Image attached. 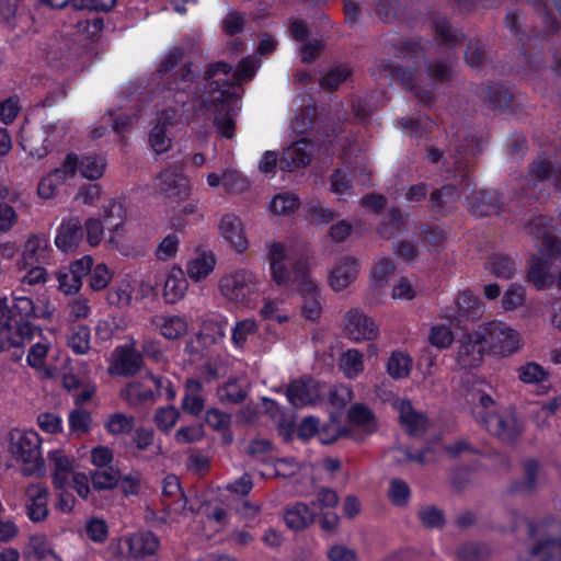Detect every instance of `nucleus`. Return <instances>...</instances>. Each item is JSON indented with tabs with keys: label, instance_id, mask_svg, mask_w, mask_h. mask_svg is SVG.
<instances>
[{
	"label": "nucleus",
	"instance_id": "obj_1",
	"mask_svg": "<svg viewBox=\"0 0 561 561\" xmlns=\"http://www.w3.org/2000/svg\"><path fill=\"white\" fill-rule=\"evenodd\" d=\"M192 66V61L184 62L179 71L167 79V88L174 92L178 104L185 105L188 101L198 102V105L193 107L194 112L211 113L213 124L218 134L227 139L233 138L234 116L244 92L238 84L227 79L233 67L221 60L209 64L204 72L202 85L196 82L197 77Z\"/></svg>",
	"mask_w": 561,
	"mask_h": 561
},
{
	"label": "nucleus",
	"instance_id": "obj_2",
	"mask_svg": "<svg viewBox=\"0 0 561 561\" xmlns=\"http://www.w3.org/2000/svg\"><path fill=\"white\" fill-rule=\"evenodd\" d=\"M9 443L12 456L28 465L22 469L24 477L45 474V462L41 456L42 439L36 432L13 428L9 432Z\"/></svg>",
	"mask_w": 561,
	"mask_h": 561
},
{
	"label": "nucleus",
	"instance_id": "obj_3",
	"mask_svg": "<svg viewBox=\"0 0 561 561\" xmlns=\"http://www.w3.org/2000/svg\"><path fill=\"white\" fill-rule=\"evenodd\" d=\"M485 430L507 446H515L522 437L523 423L515 412L488 414L482 419Z\"/></svg>",
	"mask_w": 561,
	"mask_h": 561
},
{
	"label": "nucleus",
	"instance_id": "obj_4",
	"mask_svg": "<svg viewBox=\"0 0 561 561\" xmlns=\"http://www.w3.org/2000/svg\"><path fill=\"white\" fill-rule=\"evenodd\" d=\"M484 343L489 350L500 356H508L519 348V334L502 322H489L481 325Z\"/></svg>",
	"mask_w": 561,
	"mask_h": 561
},
{
	"label": "nucleus",
	"instance_id": "obj_5",
	"mask_svg": "<svg viewBox=\"0 0 561 561\" xmlns=\"http://www.w3.org/2000/svg\"><path fill=\"white\" fill-rule=\"evenodd\" d=\"M219 288L227 299L236 302H245L259 289L255 275L247 270L224 276Z\"/></svg>",
	"mask_w": 561,
	"mask_h": 561
},
{
	"label": "nucleus",
	"instance_id": "obj_6",
	"mask_svg": "<svg viewBox=\"0 0 561 561\" xmlns=\"http://www.w3.org/2000/svg\"><path fill=\"white\" fill-rule=\"evenodd\" d=\"M325 383L309 376H302L299 379L290 381L286 390V397L289 403L295 408H302L313 404L322 399Z\"/></svg>",
	"mask_w": 561,
	"mask_h": 561
},
{
	"label": "nucleus",
	"instance_id": "obj_7",
	"mask_svg": "<svg viewBox=\"0 0 561 561\" xmlns=\"http://www.w3.org/2000/svg\"><path fill=\"white\" fill-rule=\"evenodd\" d=\"M488 348L481 325L478 331L465 334L459 341L457 363L462 369L479 367Z\"/></svg>",
	"mask_w": 561,
	"mask_h": 561
},
{
	"label": "nucleus",
	"instance_id": "obj_8",
	"mask_svg": "<svg viewBox=\"0 0 561 561\" xmlns=\"http://www.w3.org/2000/svg\"><path fill=\"white\" fill-rule=\"evenodd\" d=\"M550 221L548 217L538 216L526 225L525 230L540 239L539 252L542 256L554 259L561 254V240L548 231Z\"/></svg>",
	"mask_w": 561,
	"mask_h": 561
},
{
	"label": "nucleus",
	"instance_id": "obj_9",
	"mask_svg": "<svg viewBox=\"0 0 561 561\" xmlns=\"http://www.w3.org/2000/svg\"><path fill=\"white\" fill-rule=\"evenodd\" d=\"M344 321L346 335L353 341H371L378 335L374 320L357 309L350 310Z\"/></svg>",
	"mask_w": 561,
	"mask_h": 561
},
{
	"label": "nucleus",
	"instance_id": "obj_10",
	"mask_svg": "<svg viewBox=\"0 0 561 561\" xmlns=\"http://www.w3.org/2000/svg\"><path fill=\"white\" fill-rule=\"evenodd\" d=\"M313 156V145L308 140H299L285 149L279 158L278 167L282 171L293 172L307 167Z\"/></svg>",
	"mask_w": 561,
	"mask_h": 561
},
{
	"label": "nucleus",
	"instance_id": "obj_11",
	"mask_svg": "<svg viewBox=\"0 0 561 561\" xmlns=\"http://www.w3.org/2000/svg\"><path fill=\"white\" fill-rule=\"evenodd\" d=\"M359 261L352 256H342L329 273V285L334 291H342L358 276Z\"/></svg>",
	"mask_w": 561,
	"mask_h": 561
},
{
	"label": "nucleus",
	"instance_id": "obj_12",
	"mask_svg": "<svg viewBox=\"0 0 561 561\" xmlns=\"http://www.w3.org/2000/svg\"><path fill=\"white\" fill-rule=\"evenodd\" d=\"M83 238V226L78 217L65 219L58 228L55 245L64 253L78 249Z\"/></svg>",
	"mask_w": 561,
	"mask_h": 561
},
{
	"label": "nucleus",
	"instance_id": "obj_13",
	"mask_svg": "<svg viewBox=\"0 0 561 561\" xmlns=\"http://www.w3.org/2000/svg\"><path fill=\"white\" fill-rule=\"evenodd\" d=\"M469 211L479 217H490L500 210V197L496 192L473 191L468 197Z\"/></svg>",
	"mask_w": 561,
	"mask_h": 561
},
{
	"label": "nucleus",
	"instance_id": "obj_14",
	"mask_svg": "<svg viewBox=\"0 0 561 561\" xmlns=\"http://www.w3.org/2000/svg\"><path fill=\"white\" fill-rule=\"evenodd\" d=\"M220 234L237 252H243L248 248L242 221L233 214L225 215L219 225Z\"/></svg>",
	"mask_w": 561,
	"mask_h": 561
},
{
	"label": "nucleus",
	"instance_id": "obj_15",
	"mask_svg": "<svg viewBox=\"0 0 561 561\" xmlns=\"http://www.w3.org/2000/svg\"><path fill=\"white\" fill-rule=\"evenodd\" d=\"M27 516L34 523L43 522L48 515V490L42 484H32L27 488Z\"/></svg>",
	"mask_w": 561,
	"mask_h": 561
},
{
	"label": "nucleus",
	"instance_id": "obj_16",
	"mask_svg": "<svg viewBox=\"0 0 561 561\" xmlns=\"http://www.w3.org/2000/svg\"><path fill=\"white\" fill-rule=\"evenodd\" d=\"M129 554L135 559L152 556L159 548V539L152 531H139L126 539Z\"/></svg>",
	"mask_w": 561,
	"mask_h": 561
},
{
	"label": "nucleus",
	"instance_id": "obj_17",
	"mask_svg": "<svg viewBox=\"0 0 561 561\" xmlns=\"http://www.w3.org/2000/svg\"><path fill=\"white\" fill-rule=\"evenodd\" d=\"M267 260L270 262L271 275L273 282L277 286H286L289 283L290 273L284 264L285 250L282 243L274 242L270 245L267 252Z\"/></svg>",
	"mask_w": 561,
	"mask_h": 561
},
{
	"label": "nucleus",
	"instance_id": "obj_18",
	"mask_svg": "<svg viewBox=\"0 0 561 561\" xmlns=\"http://www.w3.org/2000/svg\"><path fill=\"white\" fill-rule=\"evenodd\" d=\"M400 423L410 436H417L426 432L427 417L424 413L413 409L409 400H404L400 405Z\"/></svg>",
	"mask_w": 561,
	"mask_h": 561
},
{
	"label": "nucleus",
	"instance_id": "obj_19",
	"mask_svg": "<svg viewBox=\"0 0 561 561\" xmlns=\"http://www.w3.org/2000/svg\"><path fill=\"white\" fill-rule=\"evenodd\" d=\"M461 197L456 185H444L430 194V204L433 213L445 215Z\"/></svg>",
	"mask_w": 561,
	"mask_h": 561
},
{
	"label": "nucleus",
	"instance_id": "obj_20",
	"mask_svg": "<svg viewBox=\"0 0 561 561\" xmlns=\"http://www.w3.org/2000/svg\"><path fill=\"white\" fill-rule=\"evenodd\" d=\"M316 518V514L309 505L304 502H297L287 507L284 513V520L288 528L299 531L310 526Z\"/></svg>",
	"mask_w": 561,
	"mask_h": 561
},
{
	"label": "nucleus",
	"instance_id": "obj_21",
	"mask_svg": "<svg viewBox=\"0 0 561 561\" xmlns=\"http://www.w3.org/2000/svg\"><path fill=\"white\" fill-rule=\"evenodd\" d=\"M428 77L438 83H447L451 81L457 66L456 56L449 54L425 64Z\"/></svg>",
	"mask_w": 561,
	"mask_h": 561
},
{
	"label": "nucleus",
	"instance_id": "obj_22",
	"mask_svg": "<svg viewBox=\"0 0 561 561\" xmlns=\"http://www.w3.org/2000/svg\"><path fill=\"white\" fill-rule=\"evenodd\" d=\"M348 421L363 428L366 435H371L378 428V421L371 409L364 403H354L347 411Z\"/></svg>",
	"mask_w": 561,
	"mask_h": 561
},
{
	"label": "nucleus",
	"instance_id": "obj_23",
	"mask_svg": "<svg viewBox=\"0 0 561 561\" xmlns=\"http://www.w3.org/2000/svg\"><path fill=\"white\" fill-rule=\"evenodd\" d=\"M118 357L115 367L118 375L124 377H133L139 373L142 365V356L135 348L129 346H121L117 348Z\"/></svg>",
	"mask_w": 561,
	"mask_h": 561
},
{
	"label": "nucleus",
	"instance_id": "obj_24",
	"mask_svg": "<svg viewBox=\"0 0 561 561\" xmlns=\"http://www.w3.org/2000/svg\"><path fill=\"white\" fill-rule=\"evenodd\" d=\"M187 282L181 268H174L164 282L163 297L168 304H175L184 297Z\"/></svg>",
	"mask_w": 561,
	"mask_h": 561
},
{
	"label": "nucleus",
	"instance_id": "obj_25",
	"mask_svg": "<svg viewBox=\"0 0 561 561\" xmlns=\"http://www.w3.org/2000/svg\"><path fill=\"white\" fill-rule=\"evenodd\" d=\"M457 311L461 319L474 321L483 314V304L469 290L462 291L457 298Z\"/></svg>",
	"mask_w": 561,
	"mask_h": 561
},
{
	"label": "nucleus",
	"instance_id": "obj_26",
	"mask_svg": "<svg viewBox=\"0 0 561 561\" xmlns=\"http://www.w3.org/2000/svg\"><path fill=\"white\" fill-rule=\"evenodd\" d=\"M433 24L436 36L449 49H455L461 45L465 35L459 30L455 28L446 18L437 16L435 18Z\"/></svg>",
	"mask_w": 561,
	"mask_h": 561
},
{
	"label": "nucleus",
	"instance_id": "obj_27",
	"mask_svg": "<svg viewBox=\"0 0 561 561\" xmlns=\"http://www.w3.org/2000/svg\"><path fill=\"white\" fill-rule=\"evenodd\" d=\"M507 518L510 522V528H502L503 533H512L518 535L522 530H525L526 537L533 538L538 533L539 524H536L533 519L520 513L515 508L507 510Z\"/></svg>",
	"mask_w": 561,
	"mask_h": 561
},
{
	"label": "nucleus",
	"instance_id": "obj_28",
	"mask_svg": "<svg viewBox=\"0 0 561 561\" xmlns=\"http://www.w3.org/2000/svg\"><path fill=\"white\" fill-rule=\"evenodd\" d=\"M485 267L495 277L511 279L516 273V261L507 254L495 253L488 260Z\"/></svg>",
	"mask_w": 561,
	"mask_h": 561
},
{
	"label": "nucleus",
	"instance_id": "obj_29",
	"mask_svg": "<svg viewBox=\"0 0 561 561\" xmlns=\"http://www.w3.org/2000/svg\"><path fill=\"white\" fill-rule=\"evenodd\" d=\"M527 279L538 290L550 288L556 279L549 272V264L541 259H535L527 272Z\"/></svg>",
	"mask_w": 561,
	"mask_h": 561
},
{
	"label": "nucleus",
	"instance_id": "obj_30",
	"mask_svg": "<svg viewBox=\"0 0 561 561\" xmlns=\"http://www.w3.org/2000/svg\"><path fill=\"white\" fill-rule=\"evenodd\" d=\"M160 179L163 180V191L169 197L184 199L188 196L191 186L185 176L163 171L160 173Z\"/></svg>",
	"mask_w": 561,
	"mask_h": 561
},
{
	"label": "nucleus",
	"instance_id": "obj_31",
	"mask_svg": "<svg viewBox=\"0 0 561 561\" xmlns=\"http://www.w3.org/2000/svg\"><path fill=\"white\" fill-rule=\"evenodd\" d=\"M489 101V106L494 110H505L513 100V93L505 85L497 82H489L483 89Z\"/></svg>",
	"mask_w": 561,
	"mask_h": 561
},
{
	"label": "nucleus",
	"instance_id": "obj_32",
	"mask_svg": "<svg viewBox=\"0 0 561 561\" xmlns=\"http://www.w3.org/2000/svg\"><path fill=\"white\" fill-rule=\"evenodd\" d=\"M119 480L121 472L113 466H107L91 473V483L96 491L113 490L118 485Z\"/></svg>",
	"mask_w": 561,
	"mask_h": 561
},
{
	"label": "nucleus",
	"instance_id": "obj_33",
	"mask_svg": "<svg viewBox=\"0 0 561 561\" xmlns=\"http://www.w3.org/2000/svg\"><path fill=\"white\" fill-rule=\"evenodd\" d=\"M412 369V358L400 352L393 351L387 363V373L393 379L407 378Z\"/></svg>",
	"mask_w": 561,
	"mask_h": 561
},
{
	"label": "nucleus",
	"instance_id": "obj_34",
	"mask_svg": "<svg viewBox=\"0 0 561 561\" xmlns=\"http://www.w3.org/2000/svg\"><path fill=\"white\" fill-rule=\"evenodd\" d=\"M216 259L213 253H203L187 263V274L194 280L205 278L215 267Z\"/></svg>",
	"mask_w": 561,
	"mask_h": 561
},
{
	"label": "nucleus",
	"instance_id": "obj_35",
	"mask_svg": "<svg viewBox=\"0 0 561 561\" xmlns=\"http://www.w3.org/2000/svg\"><path fill=\"white\" fill-rule=\"evenodd\" d=\"M540 469V463L536 459H527L523 463V482H514L511 485L512 492H517L525 489L527 492H533L537 486V477Z\"/></svg>",
	"mask_w": 561,
	"mask_h": 561
},
{
	"label": "nucleus",
	"instance_id": "obj_36",
	"mask_svg": "<svg viewBox=\"0 0 561 561\" xmlns=\"http://www.w3.org/2000/svg\"><path fill=\"white\" fill-rule=\"evenodd\" d=\"M518 67L525 75H534L546 68L543 53L541 50H523L518 57Z\"/></svg>",
	"mask_w": 561,
	"mask_h": 561
},
{
	"label": "nucleus",
	"instance_id": "obj_37",
	"mask_svg": "<svg viewBox=\"0 0 561 561\" xmlns=\"http://www.w3.org/2000/svg\"><path fill=\"white\" fill-rule=\"evenodd\" d=\"M105 167L106 161L101 156H85L80 161L81 175L90 181L102 178Z\"/></svg>",
	"mask_w": 561,
	"mask_h": 561
},
{
	"label": "nucleus",
	"instance_id": "obj_38",
	"mask_svg": "<svg viewBox=\"0 0 561 561\" xmlns=\"http://www.w3.org/2000/svg\"><path fill=\"white\" fill-rule=\"evenodd\" d=\"M488 59L486 45L481 39H469L465 51V61L471 68H479Z\"/></svg>",
	"mask_w": 561,
	"mask_h": 561
},
{
	"label": "nucleus",
	"instance_id": "obj_39",
	"mask_svg": "<svg viewBox=\"0 0 561 561\" xmlns=\"http://www.w3.org/2000/svg\"><path fill=\"white\" fill-rule=\"evenodd\" d=\"M125 218L126 209L123 203L113 199L104 207L103 220L110 230L117 232L123 226Z\"/></svg>",
	"mask_w": 561,
	"mask_h": 561
},
{
	"label": "nucleus",
	"instance_id": "obj_40",
	"mask_svg": "<svg viewBox=\"0 0 561 561\" xmlns=\"http://www.w3.org/2000/svg\"><path fill=\"white\" fill-rule=\"evenodd\" d=\"M300 206L299 198L293 193H280L273 197L270 208L277 215H289Z\"/></svg>",
	"mask_w": 561,
	"mask_h": 561
},
{
	"label": "nucleus",
	"instance_id": "obj_41",
	"mask_svg": "<svg viewBox=\"0 0 561 561\" xmlns=\"http://www.w3.org/2000/svg\"><path fill=\"white\" fill-rule=\"evenodd\" d=\"M68 346L76 354H85L90 350V329L88 325L79 324L72 328V333L68 337Z\"/></svg>",
	"mask_w": 561,
	"mask_h": 561
},
{
	"label": "nucleus",
	"instance_id": "obj_42",
	"mask_svg": "<svg viewBox=\"0 0 561 561\" xmlns=\"http://www.w3.org/2000/svg\"><path fill=\"white\" fill-rule=\"evenodd\" d=\"M394 268V263L390 259H382L374 265L370 275L375 289H382L388 284Z\"/></svg>",
	"mask_w": 561,
	"mask_h": 561
},
{
	"label": "nucleus",
	"instance_id": "obj_43",
	"mask_svg": "<svg viewBox=\"0 0 561 561\" xmlns=\"http://www.w3.org/2000/svg\"><path fill=\"white\" fill-rule=\"evenodd\" d=\"M340 368L347 377H355L364 369L363 354L357 350L344 352L340 359Z\"/></svg>",
	"mask_w": 561,
	"mask_h": 561
},
{
	"label": "nucleus",
	"instance_id": "obj_44",
	"mask_svg": "<svg viewBox=\"0 0 561 561\" xmlns=\"http://www.w3.org/2000/svg\"><path fill=\"white\" fill-rule=\"evenodd\" d=\"M414 65L417 67L416 61H414ZM415 70L416 68L394 65L391 62L383 65V71L391 78V80L398 81L411 90L413 89L412 80L414 79Z\"/></svg>",
	"mask_w": 561,
	"mask_h": 561
},
{
	"label": "nucleus",
	"instance_id": "obj_45",
	"mask_svg": "<svg viewBox=\"0 0 561 561\" xmlns=\"http://www.w3.org/2000/svg\"><path fill=\"white\" fill-rule=\"evenodd\" d=\"M49 248L48 238L44 233L34 234L24 244L23 259L38 262V255Z\"/></svg>",
	"mask_w": 561,
	"mask_h": 561
},
{
	"label": "nucleus",
	"instance_id": "obj_46",
	"mask_svg": "<svg viewBox=\"0 0 561 561\" xmlns=\"http://www.w3.org/2000/svg\"><path fill=\"white\" fill-rule=\"evenodd\" d=\"M352 73V70L346 65H339L329 70L321 79L320 85L327 90H336L342 82H344Z\"/></svg>",
	"mask_w": 561,
	"mask_h": 561
},
{
	"label": "nucleus",
	"instance_id": "obj_47",
	"mask_svg": "<svg viewBox=\"0 0 561 561\" xmlns=\"http://www.w3.org/2000/svg\"><path fill=\"white\" fill-rule=\"evenodd\" d=\"M417 516L422 525L428 529L443 528L446 524L444 512L435 505L421 508Z\"/></svg>",
	"mask_w": 561,
	"mask_h": 561
},
{
	"label": "nucleus",
	"instance_id": "obj_48",
	"mask_svg": "<svg viewBox=\"0 0 561 561\" xmlns=\"http://www.w3.org/2000/svg\"><path fill=\"white\" fill-rule=\"evenodd\" d=\"M16 330L15 334L20 337V340L8 339V347H22L24 341H31L34 337L35 332L37 331L42 334V329L39 327L33 325L28 319H19L15 321Z\"/></svg>",
	"mask_w": 561,
	"mask_h": 561
},
{
	"label": "nucleus",
	"instance_id": "obj_49",
	"mask_svg": "<svg viewBox=\"0 0 561 561\" xmlns=\"http://www.w3.org/2000/svg\"><path fill=\"white\" fill-rule=\"evenodd\" d=\"M93 266V259L91 255H84L83 257L73 261L69 266V274L73 278V289H80L82 286V278L87 276Z\"/></svg>",
	"mask_w": 561,
	"mask_h": 561
},
{
	"label": "nucleus",
	"instance_id": "obj_50",
	"mask_svg": "<svg viewBox=\"0 0 561 561\" xmlns=\"http://www.w3.org/2000/svg\"><path fill=\"white\" fill-rule=\"evenodd\" d=\"M549 373L539 364L529 362L518 368V377L525 383H539L547 380Z\"/></svg>",
	"mask_w": 561,
	"mask_h": 561
},
{
	"label": "nucleus",
	"instance_id": "obj_51",
	"mask_svg": "<svg viewBox=\"0 0 561 561\" xmlns=\"http://www.w3.org/2000/svg\"><path fill=\"white\" fill-rule=\"evenodd\" d=\"M69 426L73 433L78 435L90 432L92 425L91 413L83 409H75L69 413Z\"/></svg>",
	"mask_w": 561,
	"mask_h": 561
},
{
	"label": "nucleus",
	"instance_id": "obj_52",
	"mask_svg": "<svg viewBox=\"0 0 561 561\" xmlns=\"http://www.w3.org/2000/svg\"><path fill=\"white\" fill-rule=\"evenodd\" d=\"M257 69L256 60L251 56L242 58L239 64L237 70L232 73V78H227L230 82H234L242 90V81L251 80L255 71Z\"/></svg>",
	"mask_w": 561,
	"mask_h": 561
},
{
	"label": "nucleus",
	"instance_id": "obj_53",
	"mask_svg": "<svg viewBox=\"0 0 561 561\" xmlns=\"http://www.w3.org/2000/svg\"><path fill=\"white\" fill-rule=\"evenodd\" d=\"M149 141L157 154L165 152L171 146V139L167 136V124L158 123L149 134Z\"/></svg>",
	"mask_w": 561,
	"mask_h": 561
},
{
	"label": "nucleus",
	"instance_id": "obj_54",
	"mask_svg": "<svg viewBox=\"0 0 561 561\" xmlns=\"http://www.w3.org/2000/svg\"><path fill=\"white\" fill-rule=\"evenodd\" d=\"M187 330L184 319L178 316L170 317L160 325L161 334L169 340H178L182 337Z\"/></svg>",
	"mask_w": 561,
	"mask_h": 561
},
{
	"label": "nucleus",
	"instance_id": "obj_55",
	"mask_svg": "<svg viewBox=\"0 0 561 561\" xmlns=\"http://www.w3.org/2000/svg\"><path fill=\"white\" fill-rule=\"evenodd\" d=\"M225 336L224 325L218 321H207L203 324L197 337L208 347L218 343Z\"/></svg>",
	"mask_w": 561,
	"mask_h": 561
},
{
	"label": "nucleus",
	"instance_id": "obj_56",
	"mask_svg": "<svg viewBox=\"0 0 561 561\" xmlns=\"http://www.w3.org/2000/svg\"><path fill=\"white\" fill-rule=\"evenodd\" d=\"M389 497L391 502L399 507L407 506L410 499V486L401 479H393L389 486Z\"/></svg>",
	"mask_w": 561,
	"mask_h": 561
},
{
	"label": "nucleus",
	"instance_id": "obj_57",
	"mask_svg": "<svg viewBox=\"0 0 561 561\" xmlns=\"http://www.w3.org/2000/svg\"><path fill=\"white\" fill-rule=\"evenodd\" d=\"M222 185L229 193H242L248 190L249 181L239 171L228 170L222 174Z\"/></svg>",
	"mask_w": 561,
	"mask_h": 561
},
{
	"label": "nucleus",
	"instance_id": "obj_58",
	"mask_svg": "<svg viewBox=\"0 0 561 561\" xmlns=\"http://www.w3.org/2000/svg\"><path fill=\"white\" fill-rule=\"evenodd\" d=\"M79 165V158L76 153L70 152L66 156L62 165L53 170V175L62 184L68 178H73Z\"/></svg>",
	"mask_w": 561,
	"mask_h": 561
},
{
	"label": "nucleus",
	"instance_id": "obj_59",
	"mask_svg": "<svg viewBox=\"0 0 561 561\" xmlns=\"http://www.w3.org/2000/svg\"><path fill=\"white\" fill-rule=\"evenodd\" d=\"M180 417V412L173 405H169L167 408H159L154 414V422L159 430L163 432H168L172 428L178 419Z\"/></svg>",
	"mask_w": 561,
	"mask_h": 561
},
{
	"label": "nucleus",
	"instance_id": "obj_60",
	"mask_svg": "<svg viewBox=\"0 0 561 561\" xmlns=\"http://www.w3.org/2000/svg\"><path fill=\"white\" fill-rule=\"evenodd\" d=\"M525 301V288L518 284H511L504 293L502 306L505 310H514Z\"/></svg>",
	"mask_w": 561,
	"mask_h": 561
},
{
	"label": "nucleus",
	"instance_id": "obj_61",
	"mask_svg": "<svg viewBox=\"0 0 561 561\" xmlns=\"http://www.w3.org/2000/svg\"><path fill=\"white\" fill-rule=\"evenodd\" d=\"M339 501L340 497L334 489L321 486L317 491L316 499L311 501V505L319 510L334 508Z\"/></svg>",
	"mask_w": 561,
	"mask_h": 561
},
{
	"label": "nucleus",
	"instance_id": "obj_62",
	"mask_svg": "<svg viewBox=\"0 0 561 561\" xmlns=\"http://www.w3.org/2000/svg\"><path fill=\"white\" fill-rule=\"evenodd\" d=\"M134 428V417L126 416L123 413H115L110 416L108 422L106 423V430L114 435L117 434H128Z\"/></svg>",
	"mask_w": 561,
	"mask_h": 561
},
{
	"label": "nucleus",
	"instance_id": "obj_63",
	"mask_svg": "<svg viewBox=\"0 0 561 561\" xmlns=\"http://www.w3.org/2000/svg\"><path fill=\"white\" fill-rule=\"evenodd\" d=\"M524 1L533 5L535 10L541 15L547 32L553 34L559 31V22L557 18L548 10L547 3L543 0Z\"/></svg>",
	"mask_w": 561,
	"mask_h": 561
},
{
	"label": "nucleus",
	"instance_id": "obj_64",
	"mask_svg": "<svg viewBox=\"0 0 561 561\" xmlns=\"http://www.w3.org/2000/svg\"><path fill=\"white\" fill-rule=\"evenodd\" d=\"M486 549L479 543H468L460 547L457 557L460 561H483Z\"/></svg>",
	"mask_w": 561,
	"mask_h": 561
}]
</instances>
